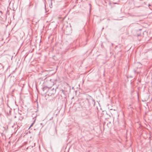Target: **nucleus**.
Returning <instances> with one entry per match:
<instances>
[{
	"label": "nucleus",
	"mask_w": 152,
	"mask_h": 152,
	"mask_svg": "<svg viewBox=\"0 0 152 152\" xmlns=\"http://www.w3.org/2000/svg\"><path fill=\"white\" fill-rule=\"evenodd\" d=\"M138 41H139V42H140V39H139V40H138Z\"/></svg>",
	"instance_id": "13"
},
{
	"label": "nucleus",
	"mask_w": 152,
	"mask_h": 152,
	"mask_svg": "<svg viewBox=\"0 0 152 152\" xmlns=\"http://www.w3.org/2000/svg\"><path fill=\"white\" fill-rule=\"evenodd\" d=\"M23 118H22V117H20V120H21V118H22V119H23Z\"/></svg>",
	"instance_id": "11"
},
{
	"label": "nucleus",
	"mask_w": 152,
	"mask_h": 152,
	"mask_svg": "<svg viewBox=\"0 0 152 152\" xmlns=\"http://www.w3.org/2000/svg\"><path fill=\"white\" fill-rule=\"evenodd\" d=\"M29 41H31V42H30V44L31 45V40H29Z\"/></svg>",
	"instance_id": "10"
},
{
	"label": "nucleus",
	"mask_w": 152,
	"mask_h": 152,
	"mask_svg": "<svg viewBox=\"0 0 152 152\" xmlns=\"http://www.w3.org/2000/svg\"><path fill=\"white\" fill-rule=\"evenodd\" d=\"M4 68V66L1 64H0V70L3 69Z\"/></svg>",
	"instance_id": "5"
},
{
	"label": "nucleus",
	"mask_w": 152,
	"mask_h": 152,
	"mask_svg": "<svg viewBox=\"0 0 152 152\" xmlns=\"http://www.w3.org/2000/svg\"><path fill=\"white\" fill-rule=\"evenodd\" d=\"M91 111L90 110L88 111V113H87V114L89 115L91 114Z\"/></svg>",
	"instance_id": "8"
},
{
	"label": "nucleus",
	"mask_w": 152,
	"mask_h": 152,
	"mask_svg": "<svg viewBox=\"0 0 152 152\" xmlns=\"http://www.w3.org/2000/svg\"><path fill=\"white\" fill-rule=\"evenodd\" d=\"M42 89L43 91H44L45 90L47 91L46 92L47 93L48 95L50 96H51L55 94L56 90V89H54V88H52L51 87L49 88L47 86L43 88Z\"/></svg>",
	"instance_id": "1"
},
{
	"label": "nucleus",
	"mask_w": 152,
	"mask_h": 152,
	"mask_svg": "<svg viewBox=\"0 0 152 152\" xmlns=\"http://www.w3.org/2000/svg\"><path fill=\"white\" fill-rule=\"evenodd\" d=\"M137 37H141V34H137Z\"/></svg>",
	"instance_id": "7"
},
{
	"label": "nucleus",
	"mask_w": 152,
	"mask_h": 152,
	"mask_svg": "<svg viewBox=\"0 0 152 152\" xmlns=\"http://www.w3.org/2000/svg\"><path fill=\"white\" fill-rule=\"evenodd\" d=\"M19 140V138H18V141Z\"/></svg>",
	"instance_id": "18"
},
{
	"label": "nucleus",
	"mask_w": 152,
	"mask_h": 152,
	"mask_svg": "<svg viewBox=\"0 0 152 152\" xmlns=\"http://www.w3.org/2000/svg\"><path fill=\"white\" fill-rule=\"evenodd\" d=\"M104 72H105V71H104V74H103V75H104H104H104Z\"/></svg>",
	"instance_id": "12"
},
{
	"label": "nucleus",
	"mask_w": 152,
	"mask_h": 152,
	"mask_svg": "<svg viewBox=\"0 0 152 152\" xmlns=\"http://www.w3.org/2000/svg\"><path fill=\"white\" fill-rule=\"evenodd\" d=\"M114 4H117V3H114Z\"/></svg>",
	"instance_id": "19"
},
{
	"label": "nucleus",
	"mask_w": 152,
	"mask_h": 152,
	"mask_svg": "<svg viewBox=\"0 0 152 152\" xmlns=\"http://www.w3.org/2000/svg\"><path fill=\"white\" fill-rule=\"evenodd\" d=\"M22 88L21 89V91H22Z\"/></svg>",
	"instance_id": "22"
},
{
	"label": "nucleus",
	"mask_w": 152,
	"mask_h": 152,
	"mask_svg": "<svg viewBox=\"0 0 152 152\" xmlns=\"http://www.w3.org/2000/svg\"><path fill=\"white\" fill-rule=\"evenodd\" d=\"M22 33H23V34H24L23 32H22Z\"/></svg>",
	"instance_id": "25"
},
{
	"label": "nucleus",
	"mask_w": 152,
	"mask_h": 152,
	"mask_svg": "<svg viewBox=\"0 0 152 152\" xmlns=\"http://www.w3.org/2000/svg\"><path fill=\"white\" fill-rule=\"evenodd\" d=\"M10 111H9V113H10Z\"/></svg>",
	"instance_id": "20"
},
{
	"label": "nucleus",
	"mask_w": 152,
	"mask_h": 152,
	"mask_svg": "<svg viewBox=\"0 0 152 152\" xmlns=\"http://www.w3.org/2000/svg\"><path fill=\"white\" fill-rule=\"evenodd\" d=\"M71 89L70 88H69V91L70 92Z\"/></svg>",
	"instance_id": "9"
},
{
	"label": "nucleus",
	"mask_w": 152,
	"mask_h": 152,
	"mask_svg": "<svg viewBox=\"0 0 152 152\" xmlns=\"http://www.w3.org/2000/svg\"><path fill=\"white\" fill-rule=\"evenodd\" d=\"M35 122V120H34V122H33V123L31 124V125H30V127H29V129H30V128L31 127V126H33V125L34 124V123Z\"/></svg>",
	"instance_id": "6"
},
{
	"label": "nucleus",
	"mask_w": 152,
	"mask_h": 152,
	"mask_svg": "<svg viewBox=\"0 0 152 152\" xmlns=\"http://www.w3.org/2000/svg\"><path fill=\"white\" fill-rule=\"evenodd\" d=\"M104 29V28H102V30H103Z\"/></svg>",
	"instance_id": "24"
},
{
	"label": "nucleus",
	"mask_w": 152,
	"mask_h": 152,
	"mask_svg": "<svg viewBox=\"0 0 152 152\" xmlns=\"http://www.w3.org/2000/svg\"><path fill=\"white\" fill-rule=\"evenodd\" d=\"M19 51V49H18V52Z\"/></svg>",
	"instance_id": "21"
},
{
	"label": "nucleus",
	"mask_w": 152,
	"mask_h": 152,
	"mask_svg": "<svg viewBox=\"0 0 152 152\" xmlns=\"http://www.w3.org/2000/svg\"><path fill=\"white\" fill-rule=\"evenodd\" d=\"M72 30L70 27L67 26L64 29V33L66 35H69L71 33Z\"/></svg>",
	"instance_id": "3"
},
{
	"label": "nucleus",
	"mask_w": 152,
	"mask_h": 152,
	"mask_svg": "<svg viewBox=\"0 0 152 152\" xmlns=\"http://www.w3.org/2000/svg\"><path fill=\"white\" fill-rule=\"evenodd\" d=\"M23 53V52H21V53L22 54Z\"/></svg>",
	"instance_id": "26"
},
{
	"label": "nucleus",
	"mask_w": 152,
	"mask_h": 152,
	"mask_svg": "<svg viewBox=\"0 0 152 152\" xmlns=\"http://www.w3.org/2000/svg\"><path fill=\"white\" fill-rule=\"evenodd\" d=\"M14 118H16V116H14Z\"/></svg>",
	"instance_id": "17"
},
{
	"label": "nucleus",
	"mask_w": 152,
	"mask_h": 152,
	"mask_svg": "<svg viewBox=\"0 0 152 152\" xmlns=\"http://www.w3.org/2000/svg\"><path fill=\"white\" fill-rule=\"evenodd\" d=\"M139 30H141V29H139Z\"/></svg>",
	"instance_id": "23"
},
{
	"label": "nucleus",
	"mask_w": 152,
	"mask_h": 152,
	"mask_svg": "<svg viewBox=\"0 0 152 152\" xmlns=\"http://www.w3.org/2000/svg\"><path fill=\"white\" fill-rule=\"evenodd\" d=\"M68 91L65 90H62L61 93V96L65 98L66 97L67 94L68 93Z\"/></svg>",
	"instance_id": "4"
},
{
	"label": "nucleus",
	"mask_w": 152,
	"mask_h": 152,
	"mask_svg": "<svg viewBox=\"0 0 152 152\" xmlns=\"http://www.w3.org/2000/svg\"><path fill=\"white\" fill-rule=\"evenodd\" d=\"M86 99L88 102L89 105L91 106H94L95 102V100L90 96L88 95L87 96Z\"/></svg>",
	"instance_id": "2"
},
{
	"label": "nucleus",
	"mask_w": 152,
	"mask_h": 152,
	"mask_svg": "<svg viewBox=\"0 0 152 152\" xmlns=\"http://www.w3.org/2000/svg\"><path fill=\"white\" fill-rule=\"evenodd\" d=\"M41 39L40 40H39L40 42H41Z\"/></svg>",
	"instance_id": "14"
},
{
	"label": "nucleus",
	"mask_w": 152,
	"mask_h": 152,
	"mask_svg": "<svg viewBox=\"0 0 152 152\" xmlns=\"http://www.w3.org/2000/svg\"><path fill=\"white\" fill-rule=\"evenodd\" d=\"M22 37V38L23 37L22 36V37Z\"/></svg>",
	"instance_id": "27"
},
{
	"label": "nucleus",
	"mask_w": 152,
	"mask_h": 152,
	"mask_svg": "<svg viewBox=\"0 0 152 152\" xmlns=\"http://www.w3.org/2000/svg\"><path fill=\"white\" fill-rule=\"evenodd\" d=\"M111 44H112V45L113 46V44L112 43Z\"/></svg>",
	"instance_id": "15"
},
{
	"label": "nucleus",
	"mask_w": 152,
	"mask_h": 152,
	"mask_svg": "<svg viewBox=\"0 0 152 152\" xmlns=\"http://www.w3.org/2000/svg\"><path fill=\"white\" fill-rule=\"evenodd\" d=\"M53 118V117H52V118H51V119H50V120H51V119H52V118Z\"/></svg>",
	"instance_id": "16"
}]
</instances>
